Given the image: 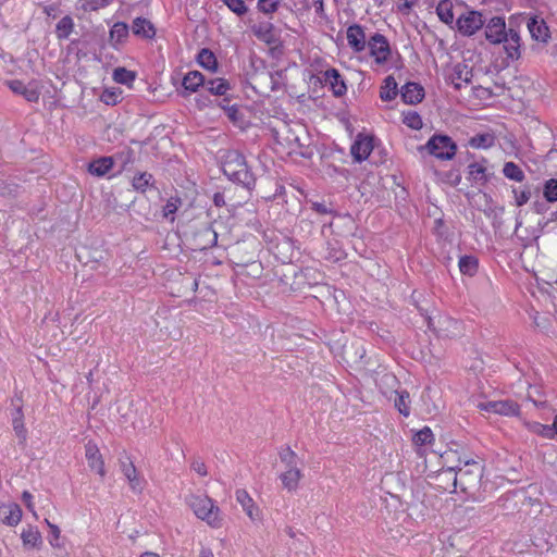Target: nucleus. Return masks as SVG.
I'll return each instance as SVG.
<instances>
[{
    "instance_id": "nucleus-5",
    "label": "nucleus",
    "mask_w": 557,
    "mask_h": 557,
    "mask_svg": "<svg viewBox=\"0 0 557 557\" xmlns=\"http://www.w3.org/2000/svg\"><path fill=\"white\" fill-rule=\"evenodd\" d=\"M419 150H426L430 154L441 160H451L457 150L456 144L447 135H434Z\"/></svg>"
},
{
    "instance_id": "nucleus-39",
    "label": "nucleus",
    "mask_w": 557,
    "mask_h": 557,
    "mask_svg": "<svg viewBox=\"0 0 557 557\" xmlns=\"http://www.w3.org/2000/svg\"><path fill=\"white\" fill-rule=\"evenodd\" d=\"M197 60H198V63L200 64V66H202L203 69L210 70V71H215L216 58H215L214 53L212 51H210L209 49H202L198 53Z\"/></svg>"
},
{
    "instance_id": "nucleus-35",
    "label": "nucleus",
    "mask_w": 557,
    "mask_h": 557,
    "mask_svg": "<svg viewBox=\"0 0 557 557\" xmlns=\"http://www.w3.org/2000/svg\"><path fill=\"white\" fill-rule=\"evenodd\" d=\"M438 18L445 24H451L454 21L453 3L450 0H441L436 7Z\"/></svg>"
},
{
    "instance_id": "nucleus-18",
    "label": "nucleus",
    "mask_w": 557,
    "mask_h": 557,
    "mask_svg": "<svg viewBox=\"0 0 557 557\" xmlns=\"http://www.w3.org/2000/svg\"><path fill=\"white\" fill-rule=\"evenodd\" d=\"M400 95L404 102L417 104L423 100L424 89L421 85L409 82L401 87Z\"/></svg>"
},
{
    "instance_id": "nucleus-31",
    "label": "nucleus",
    "mask_w": 557,
    "mask_h": 557,
    "mask_svg": "<svg viewBox=\"0 0 557 557\" xmlns=\"http://www.w3.org/2000/svg\"><path fill=\"white\" fill-rule=\"evenodd\" d=\"M205 88L212 95L224 96L230 89V84L224 78H213L205 82Z\"/></svg>"
},
{
    "instance_id": "nucleus-26",
    "label": "nucleus",
    "mask_w": 557,
    "mask_h": 557,
    "mask_svg": "<svg viewBox=\"0 0 557 557\" xmlns=\"http://www.w3.org/2000/svg\"><path fill=\"white\" fill-rule=\"evenodd\" d=\"M10 89L17 95H22L29 102H35L39 98V92L34 88H28L23 82L14 79L9 82Z\"/></svg>"
},
{
    "instance_id": "nucleus-8",
    "label": "nucleus",
    "mask_w": 557,
    "mask_h": 557,
    "mask_svg": "<svg viewBox=\"0 0 557 557\" xmlns=\"http://www.w3.org/2000/svg\"><path fill=\"white\" fill-rule=\"evenodd\" d=\"M507 33L505 18L502 16H494L485 24V38L492 45L502 44Z\"/></svg>"
},
{
    "instance_id": "nucleus-54",
    "label": "nucleus",
    "mask_w": 557,
    "mask_h": 557,
    "mask_svg": "<svg viewBox=\"0 0 557 557\" xmlns=\"http://www.w3.org/2000/svg\"><path fill=\"white\" fill-rule=\"evenodd\" d=\"M191 469L201 476H206L208 474L207 467L205 462L200 459H195L191 462Z\"/></svg>"
},
{
    "instance_id": "nucleus-6",
    "label": "nucleus",
    "mask_w": 557,
    "mask_h": 557,
    "mask_svg": "<svg viewBox=\"0 0 557 557\" xmlns=\"http://www.w3.org/2000/svg\"><path fill=\"white\" fill-rule=\"evenodd\" d=\"M484 24L485 20L482 13L478 11H468L461 14L456 21L458 32L467 37L474 35Z\"/></svg>"
},
{
    "instance_id": "nucleus-7",
    "label": "nucleus",
    "mask_w": 557,
    "mask_h": 557,
    "mask_svg": "<svg viewBox=\"0 0 557 557\" xmlns=\"http://www.w3.org/2000/svg\"><path fill=\"white\" fill-rule=\"evenodd\" d=\"M368 46L370 54L374 57L375 63L383 64L387 61L391 54L389 42L382 34H374L369 40Z\"/></svg>"
},
{
    "instance_id": "nucleus-50",
    "label": "nucleus",
    "mask_w": 557,
    "mask_h": 557,
    "mask_svg": "<svg viewBox=\"0 0 557 557\" xmlns=\"http://www.w3.org/2000/svg\"><path fill=\"white\" fill-rule=\"evenodd\" d=\"M82 9L84 11H96L101 8L108 7L102 0H82Z\"/></svg>"
},
{
    "instance_id": "nucleus-29",
    "label": "nucleus",
    "mask_w": 557,
    "mask_h": 557,
    "mask_svg": "<svg viewBox=\"0 0 557 557\" xmlns=\"http://www.w3.org/2000/svg\"><path fill=\"white\" fill-rule=\"evenodd\" d=\"M114 163H117L122 171L128 169L129 165L135 163V152L129 147L123 148L121 151L112 156Z\"/></svg>"
},
{
    "instance_id": "nucleus-46",
    "label": "nucleus",
    "mask_w": 557,
    "mask_h": 557,
    "mask_svg": "<svg viewBox=\"0 0 557 557\" xmlns=\"http://www.w3.org/2000/svg\"><path fill=\"white\" fill-rule=\"evenodd\" d=\"M404 123L412 129H420L423 125L421 116L414 111H409L405 114Z\"/></svg>"
},
{
    "instance_id": "nucleus-20",
    "label": "nucleus",
    "mask_w": 557,
    "mask_h": 557,
    "mask_svg": "<svg viewBox=\"0 0 557 557\" xmlns=\"http://www.w3.org/2000/svg\"><path fill=\"white\" fill-rule=\"evenodd\" d=\"M473 77L472 67L466 63H457L450 76L451 83L456 89L461 88V83L469 84Z\"/></svg>"
},
{
    "instance_id": "nucleus-4",
    "label": "nucleus",
    "mask_w": 557,
    "mask_h": 557,
    "mask_svg": "<svg viewBox=\"0 0 557 557\" xmlns=\"http://www.w3.org/2000/svg\"><path fill=\"white\" fill-rule=\"evenodd\" d=\"M190 507L195 515L206 521L212 528L222 527L223 518L220 508L214 505L208 496H194L190 499Z\"/></svg>"
},
{
    "instance_id": "nucleus-9",
    "label": "nucleus",
    "mask_w": 557,
    "mask_h": 557,
    "mask_svg": "<svg viewBox=\"0 0 557 557\" xmlns=\"http://www.w3.org/2000/svg\"><path fill=\"white\" fill-rule=\"evenodd\" d=\"M480 408L487 412L508 417L518 416L520 413V406L511 399L487 401L481 404Z\"/></svg>"
},
{
    "instance_id": "nucleus-22",
    "label": "nucleus",
    "mask_w": 557,
    "mask_h": 557,
    "mask_svg": "<svg viewBox=\"0 0 557 557\" xmlns=\"http://www.w3.org/2000/svg\"><path fill=\"white\" fill-rule=\"evenodd\" d=\"M120 468L125 478L128 480L131 488L133 491H141V482L137 476V470L129 458L126 457L124 460L121 459Z\"/></svg>"
},
{
    "instance_id": "nucleus-42",
    "label": "nucleus",
    "mask_w": 557,
    "mask_h": 557,
    "mask_svg": "<svg viewBox=\"0 0 557 557\" xmlns=\"http://www.w3.org/2000/svg\"><path fill=\"white\" fill-rule=\"evenodd\" d=\"M543 197L547 202L557 201V178H549L543 185Z\"/></svg>"
},
{
    "instance_id": "nucleus-64",
    "label": "nucleus",
    "mask_w": 557,
    "mask_h": 557,
    "mask_svg": "<svg viewBox=\"0 0 557 557\" xmlns=\"http://www.w3.org/2000/svg\"><path fill=\"white\" fill-rule=\"evenodd\" d=\"M140 557H160V556L156 553L146 552V553L141 554Z\"/></svg>"
},
{
    "instance_id": "nucleus-12",
    "label": "nucleus",
    "mask_w": 557,
    "mask_h": 557,
    "mask_svg": "<svg viewBox=\"0 0 557 557\" xmlns=\"http://www.w3.org/2000/svg\"><path fill=\"white\" fill-rule=\"evenodd\" d=\"M347 41L349 47L355 52H361L367 46V37L363 27L359 24H352L347 28L346 32Z\"/></svg>"
},
{
    "instance_id": "nucleus-63",
    "label": "nucleus",
    "mask_w": 557,
    "mask_h": 557,
    "mask_svg": "<svg viewBox=\"0 0 557 557\" xmlns=\"http://www.w3.org/2000/svg\"><path fill=\"white\" fill-rule=\"evenodd\" d=\"M214 203L221 206L223 203V197L220 194L214 195Z\"/></svg>"
},
{
    "instance_id": "nucleus-15",
    "label": "nucleus",
    "mask_w": 557,
    "mask_h": 557,
    "mask_svg": "<svg viewBox=\"0 0 557 557\" xmlns=\"http://www.w3.org/2000/svg\"><path fill=\"white\" fill-rule=\"evenodd\" d=\"M486 163L487 160L482 159V161L473 162L468 165L469 178L481 186L485 185L493 175V173L487 171Z\"/></svg>"
},
{
    "instance_id": "nucleus-27",
    "label": "nucleus",
    "mask_w": 557,
    "mask_h": 557,
    "mask_svg": "<svg viewBox=\"0 0 557 557\" xmlns=\"http://www.w3.org/2000/svg\"><path fill=\"white\" fill-rule=\"evenodd\" d=\"M205 76L198 71L188 72L183 78V87L189 92H196L200 86L205 87Z\"/></svg>"
},
{
    "instance_id": "nucleus-57",
    "label": "nucleus",
    "mask_w": 557,
    "mask_h": 557,
    "mask_svg": "<svg viewBox=\"0 0 557 557\" xmlns=\"http://www.w3.org/2000/svg\"><path fill=\"white\" fill-rule=\"evenodd\" d=\"M177 210L176 200H169L166 205L163 208V214L164 216H169L170 214H174Z\"/></svg>"
},
{
    "instance_id": "nucleus-32",
    "label": "nucleus",
    "mask_w": 557,
    "mask_h": 557,
    "mask_svg": "<svg viewBox=\"0 0 557 557\" xmlns=\"http://www.w3.org/2000/svg\"><path fill=\"white\" fill-rule=\"evenodd\" d=\"M23 418H24V414L22 411V407L17 406L15 408V412L13 413L12 425H13V430H14L16 436L20 438L21 443H24L26 441V434H27L26 429L24 426Z\"/></svg>"
},
{
    "instance_id": "nucleus-2",
    "label": "nucleus",
    "mask_w": 557,
    "mask_h": 557,
    "mask_svg": "<svg viewBox=\"0 0 557 557\" xmlns=\"http://www.w3.org/2000/svg\"><path fill=\"white\" fill-rule=\"evenodd\" d=\"M281 462L284 465V471L280 474L282 486L288 492H295L299 482L304 478L301 461L297 454L289 447H282L278 451Z\"/></svg>"
},
{
    "instance_id": "nucleus-58",
    "label": "nucleus",
    "mask_w": 557,
    "mask_h": 557,
    "mask_svg": "<svg viewBox=\"0 0 557 557\" xmlns=\"http://www.w3.org/2000/svg\"><path fill=\"white\" fill-rule=\"evenodd\" d=\"M312 209L320 214H329L332 212L324 202H313Z\"/></svg>"
},
{
    "instance_id": "nucleus-21",
    "label": "nucleus",
    "mask_w": 557,
    "mask_h": 557,
    "mask_svg": "<svg viewBox=\"0 0 557 557\" xmlns=\"http://www.w3.org/2000/svg\"><path fill=\"white\" fill-rule=\"evenodd\" d=\"M132 32L134 35L145 39H152L156 36V28L153 24L144 17H136L133 21Z\"/></svg>"
},
{
    "instance_id": "nucleus-3",
    "label": "nucleus",
    "mask_w": 557,
    "mask_h": 557,
    "mask_svg": "<svg viewBox=\"0 0 557 557\" xmlns=\"http://www.w3.org/2000/svg\"><path fill=\"white\" fill-rule=\"evenodd\" d=\"M482 475L483 467L478 461L468 460L455 473L454 485L459 486L461 492L473 495L480 487Z\"/></svg>"
},
{
    "instance_id": "nucleus-53",
    "label": "nucleus",
    "mask_w": 557,
    "mask_h": 557,
    "mask_svg": "<svg viewBox=\"0 0 557 557\" xmlns=\"http://www.w3.org/2000/svg\"><path fill=\"white\" fill-rule=\"evenodd\" d=\"M15 189L16 186H13L3 180H0V197L13 196Z\"/></svg>"
},
{
    "instance_id": "nucleus-43",
    "label": "nucleus",
    "mask_w": 557,
    "mask_h": 557,
    "mask_svg": "<svg viewBox=\"0 0 557 557\" xmlns=\"http://www.w3.org/2000/svg\"><path fill=\"white\" fill-rule=\"evenodd\" d=\"M135 73L125 67H116L113 72V79L119 84H132L135 81Z\"/></svg>"
},
{
    "instance_id": "nucleus-19",
    "label": "nucleus",
    "mask_w": 557,
    "mask_h": 557,
    "mask_svg": "<svg viewBox=\"0 0 557 557\" xmlns=\"http://www.w3.org/2000/svg\"><path fill=\"white\" fill-rule=\"evenodd\" d=\"M236 500L240 504L244 511L247 513L250 520L256 521L260 519V510L255 505L253 499L245 490H237L235 493Z\"/></svg>"
},
{
    "instance_id": "nucleus-38",
    "label": "nucleus",
    "mask_w": 557,
    "mask_h": 557,
    "mask_svg": "<svg viewBox=\"0 0 557 557\" xmlns=\"http://www.w3.org/2000/svg\"><path fill=\"white\" fill-rule=\"evenodd\" d=\"M74 27V22L71 16L62 17L55 27V34L59 39H66L71 35Z\"/></svg>"
},
{
    "instance_id": "nucleus-40",
    "label": "nucleus",
    "mask_w": 557,
    "mask_h": 557,
    "mask_svg": "<svg viewBox=\"0 0 557 557\" xmlns=\"http://www.w3.org/2000/svg\"><path fill=\"white\" fill-rule=\"evenodd\" d=\"M22 540L24 545L36 547L41 543V535L36 528L28 527L22 532Z\"/></svg>"
},
{
    "instance_id": "nucleus-23",
    "label": "nucleus",
    "mask_w": 557,
    "mask_h": 557,
    "mask_svg": "<svg viewBox=\"0 0 557 557\" xmlns=\"http://www.w3.org/2000/svg\"><path fill=\"white\" fill-rule=\"evenodd\" d=\"M324 77L325 83L331 86L334 96L341 97L344 94H346L347 87L337 70H326L324 73Z\"/></svg>"
},
{
    "instance_id": "nucleus-62",
    "label": "nucleus",
    "mask_w": 557,
    "mask_h": 557,
    "mask_svg": "<svg viewBox=\"0 0 557 557\" xmlns=\"http://www.w3.org/2000/svg\"><path fill=\"white\" fill-rule=\"evenodd\" d=\"M553 435H557V414L554 418L553 424L550 425Z\"/></svg>"
},
{
    "instance_id": "nucleus-17",
    "label": "nucleus",
    "mask_w": 557,
    "mask_h": 557,
    "mask_svg": "<svg viewBox=\"0 0 557 557\" xmlns=\"http://www.w3.org/2000/svg\"><path fill=\"white\" fill-rule=\"evenodd\" d=\"M22 518V510L14 503L0 505V521L7 525L14 527L18 524Z\"/></svg>"
},
{
    "instance_id": "nucleus-36",
    "label": "nucleus",
    "mask_w": 557,
    "mask_h": 557,
    "mask_svg": "<svg viewBox=\"0 0 557 557\" xmlns=\"http://www.w3.org/2000/svg\"><path fill=\"white\" fill-rule=\"evenodd\" d=\"M129 28L124 22H116L110 29V40L115 44L123 42L128 36Z\"/></svg>"
},
{
    "instance_id": "nucleus-30",
    "label": "nucleus",
    "mask_w": 557,
    "mask_h": 557,
    "mask_svg": "<svg viewBox=\"0 0 557 557\" xmlns=\"http://www.w3.org/2000/svg\"><path fill=\"white\" fill-rule=\"evenodd\" d=\"M395 392V399L394 405L405 417H408L410 414V396L409 393L406 389L403 391H394Z\"/></svg>"
},
{
    "instance_id": "nucleus-55",
    "label": "nucleus",
    "mask_w": 557,
    "mask_h": 557,
    "mask_svg": "<svg viewBox=\"0 0 557 557\" xmlns=\"http://www.w3.org/2000/svg\"><path fill=\"white\" fill-rule=\"evenodd\" d=\"M397 384H398V381L394 374L385 373L381 377V383H380L381 387H382V385L395 387Z\"/></svg>"
},
{
    "instance_id": "nucleus-41",
    "label": "nucleus",
    "mask_w": 557,
    "mask_h": 557,
    "mask_svg": "<svg viewBox=\"0 0 557 557\" xmlns=\"http://www.w3.org/2000/svg\"><path fill=\"white\" fill-rule=\"evenodd\" d=\"M152 178L153 177L150 173H147V172L138 173L137 175H135L133 177L132 186L135 190H137L139 193H145L147 190L148 186H150Z\"/></svg>"
},
{
    "instance_id": "nucleus-25",
    "label": "nucleus",
    "mask_w": 557,
    "mask_h": 557,
    "mask_svg": "<svg viewBox=\"0 0 557 557\" xmlns=\"http://www.w3.org/2000/svg\"><path fill=\"white\" fill-rule=\"evenodd\" d=\"M528 28L533 39L545 42L549 38V29L544 21L531 18Z\"/></svg>"
},
{
    "instance_id": "nucleus-28",
    "label": "nucleus",
    "mask_w": 557,
    "mask_h": 557,
    "mask_svg": "<svg viewBox=\"0 0 557 557\" xmlns=\"http://www.w3.org/2000/svg\"><path fill=\"white\" fill-rule=\"evenodd\" d=\"M398 95V85L393 76H387L380 90V98L383 101H391Z\"/></svg>"
},
{
    "instance_id": "nucleus-33",
    "label": "nucleus",
    "mask_w": 557,
    "mask_h": 557,
    "mask_svg": "<svg viewBox=\"0 0 557 557\" xmlns=\"http://www.w3.org/2000/svg\"><path fill=\"white\" fill-rule=\"evenodd\" d=\"M503 174L506 178L521 183L524 181L525 175L522 169L512 161L505 162Z\"/></svg>"
},
{
    "instance_id": "nucleus-49",
    "label": "nucleus",
    "mask_w": 557,
    "mask_h": 557,
    "mask_svg": "<svg viewBox=\"0 0 557 557\" xmlns=\"http://www.w3.org/2000/svg\"><path fill=\"white\" fill-rule=\"evenodd\" d=\"M278 4L280 0H259L258 9L265 14H271L277 10Z\"/></svg>"
},
{
    "instance_id": "nucleus-48",
    "label": "nucleus",
    "mask_w": 557,
    "mask_h": 557,
    "mask_svg": "<svg viewBox=\"0 0 557 557\" xmlns=\"http://www.w3.org/2000/svg\"><path fill=\"white\" fill-rule=\"evenodd\" d=\"M223 3L236 15L242 16L247 12V7L243 0H222Z\"/></svg>"
},
{
    "instance_id": "nucleus-61",
    "label": "nucleus",
    "mask_w": 557,
    "mask_h": 557,
    "mask_svg": "<svg viewBox=\"0 0 557 557\" xmlns=\"http://www.w3.org/2000/svg\"><path fill=\"white\" fill-rule=\"evenodd\" d=\"M200 557H214V556H213V553L210 549L205 548V549L201 550Z\"/></svg>"
},
{
    "instance_id": "nucleus-10",
    "label": "nucleus",
    "mask_w": 557,
    "mask_h": 557,
    "mask_svg": "<svg viewBox=\"0 0 557 557\" xmlns=\"http://www.w3.org/2000/svg\"><path fill=\"white\" fill-rule=\"evenodd\" d=\"M428 325L430 329L436 330L440 335L454 337L460 333V323L450 317H440L437 326L433 318H428Z\"/></svg>"
},
{
    "instance_id": "nucleus-34",
    "label": "nucleus",
    "mask_w": 557,
    "mask_h": 557,
    "mask_svg": "<svg viewBox=\"0 0 557 557\" xmlns=\"http://www.w3.org/2000/svg\"><path fill=\"white\" fill-rule=\"evenodd\" d=\"M494 144L495 136L491 133L478 134L469 139V145L475 149H487Z\"/></svg>"
},
{
    "instance_id": "nucleus-45",
    "label": "nucleus",
    "mask_w": 557,
    "mask_h": 557,
    "mask_svg": "<svg viewBox=\"0 0 557 557\" xmlns=\"http://www.w3.org/2000/svg\"><path fill=\"white\" fill-rule=\"evenodd\" d=\"M528 429L540 436L545 438H553V432L550 425L542 424L540 422H531L527 424Z\"/></svg>"
},
{
    "instance_id": "nucleus-1",
    "label": "nucleus",
    "mask_w": 557,
    "mask_h": 557,
    "mask_svg": "<svg viewBox=\"0 0 557 557\" xmlns=\"http://www.w3.org/2000/svg\"><path fill=\"white\" fill-rule=\"evenodd\" d=\"M223 173L233 182L250 189L255 186V176L249 171L244 156L237 150L227 151L222 163Z\"/></svg>"
},
{
    "instance_id": "nucleus-60",
    "label": "nucleus",
    "mask_w": 557,
    "mask_h": 557,
    "mask_svg": "<svg viewBox=\"0 0 557 557\" xmlns=\"http://www.w3.org/2000/svg\"><path fill=\"white\" fill-rule=\"evenodd\" d=\"M224 109L226 110L227 112V115L230 119L232 120H235L236 119V114L238 113V109L235 107V106H231V107H224Z\"/></svg>"
},
{
    "instance_id": "nucleus-47",
    "label": "nucleus",
    "mask_w": 557,
    "mask_h": 557,
    "mask_svg": "<svg viewBox=\"0 0 557 557\" xmlns=\"http://www.w3.org/2000/svg\"><path fill=\"white\" fill-rule=\"evenodd\" d=\"M413 441L417 445L430 444L433 441V433L430 428L425 426L414 434Z\"/></svg>"
},
{
    "instance_id": "nucleus-16",
    "label": "nucleus",
    "mask_w": 557,
    "mask_h": 557,
    "mask_svg": "<svg viewBox=\"0 0 557 557\" xmlns=\"http://www.w3.org/2000/svg\"><path fill=\"white\" fill-rule=\"evenodd\" d=\"M85 456L90 469L95 470L100 476H104V462L96 444L88 442L85 445Z\"/></svg>"
},
{
    "instance_id": "nucleus-52",
    "label": "nucleus",
    "mask_w": 557,
    "mask_h": 557,
    "mask_svg": "<svg viewBox=\"0 0 557 557\" xmlns=\"http://www.w3.org/2000/svg\"><path fill=\"white\" fill-rule=\"evenodd\" d=\"M281 138H282V140H284L286 143V145L292 150H296L297 148H301L305 146V144L301 143V139L298 135H294L293 138H289V136H283Z\"/></svg>"
},
{
    "instance_id": "nucleus-14",
    "label": "nucleus",
    "mask_w": 557,
    "mask_h": 557,
    "mask_svg": "<svg viewBox=\"0 0 557 557\" xmlns=\"http://www.w3.org/2000/svg\"><path fill=\"white\" fill-rule=\"evenodd\" d=\"M373 150L372 138L359 135L350 148V152L357 162L366 160Z\"/></svg>"
},
{
    "instance_id": "nucleus-59",
    "label": "nucleus",
    "mask_w": 557,
    "mask_h": 557,
    "mask_svg": "<svg viewBox=\"0 0 557 557\" xmlns=\"http://www.w3.org/2000/svg\"><path fill=\"white\" fill-rule=\"evenodd\" d=\"M57 11H58V7H57L55 4L46 5V7L44 8V12H45L48 16L55 17V16H57Z\"/></svg>"
},
{
    "instance_id": "nucleus-56",
    "label": "nucleus",
    "mask_w": 557,
    "mask_h": 557,
    "mask_svg": "<svg viewBox=\"0 0 557 557\" xmlns=\"http://www.w3.org/2000/svg\"><path fill=\"white\" fill-rule=\"evenodd\" d=\"M47 523L50 528L52 539L50 540V544L53 546H59V539H60V529L55 524H51L48 520Z\"/></svg>"
},
{
    "instance_id": "nucleus-13",
    "label": "nucleus",
    "mask_w": 557,
    "mask_h": 557,
    "mask_svg": "<svg viewBox=\"0 0 557 557\" xmlns=\"http://www.w3.org/2000/svg\"><path fill=\"white\" fill-rule=\"evenodd\" d=\"M502 44H504V50L507 58L511 60H518L520 58L521 38L516 29L509 28L506 34V39H504Z\"/></svg>"
},
{
    "instance_id": "nucleus-44",
    "label": "nucleus",
    "mask_w": 557,
    "mask_h": 557,
    "mask_svg": "<svg viewBox=\"0 0 557 557\" xmlns=\"http://www.w3.org/2000/svg\"><path fill=\"white\" fill-rule=\"evenodd\" d=\"M512 194H513L516 206H518V207L524 206L532 197V191H531L530 186H524L522 189L513 188Z\"/></svg>"
},
{
    "instance_id": "nucleus-11",
    "label": "nucleus",
    "mask_w": 557,
    "mask_h": 557,
    "mask_svg": "<svg viewBox=\"0 0 557 557\" xmlns=\"http://www.w3.org/2000/svg\"><path fill=\"white\" fill-rule=\"evenodd\" d=\"M252 34L262 42L271 46L280 40V34L270 22H259L251 27Z\"/></svg>"
},
{
    "instance_id": "nucleus-37",
    "label": "nucleus",
    "mask_w": 557,
    "mask_h": 557,
    "mask_svg": "<svg viewBox=\"0 0 557 557\" xmlns=\"http://www.w3.org/2000/svg\"><path fill=\"white\" fill-rule=\"evenodd\" d=\"M458 267L462 274L473 276L478 271L479 262L473 256H463L459 259Z\"/></svg>"
},
{
    "instance_id": "nucleus-24",
    "label": "nucleus",
    "mask_w": 557,
    "mask_h": 557,
    "mask_svg": "<svg viewBox=\"0 0 557 557\" xmlns=\"http://www.w3.org/2000/svg\"><path fill=\"white\" fill-rule=\"evenodd\" d=\"M114 165V159L112 157H101L88 165V171L95 176H104Z\"/></svg>"
},
{
    "instance_id": "nucleus-51",
    "label": "nucleus",
    "mask_w": 557,
    "mask_h": 557,
    "mask_svg": "<svg viewBox=\"0 0 557 557\" xmlns=\"http://www.w3.org/2000/svg\"><path fill=\"white\" fill-rule=\"evenodd\" d=\"M120 97V92H115L113 90H104L101 95V100L106 103V104H111V106H114L117 103V98Z\"/></svg>"
}]
</instances>
